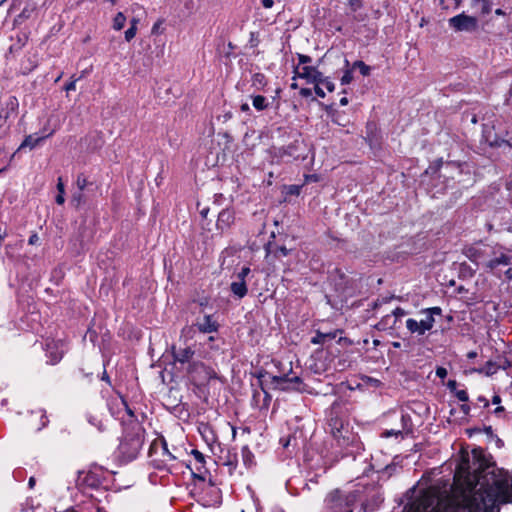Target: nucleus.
<instances>
[{"instance_id": "1", "label": "nucleus", "mask_w": 512, "mask_h": 512, "mask_svg": "<svg viewBox=\"0 0 512 512\" xmlns=\"http://www.w3.org/2000/svg\"><path fill=\"white\" fill-rule=\"evenodd\" d=\"M468 456H462L458 464L454 484L437 483L425 490L409 512H498V505L512 503V476L502 469L488 468L471 495L474 481L470 475Z\"/></svg>"}, {"instance_id": "2", "label": "nucleus", "mask_w": 512, "mask_h": 512, "mask_svg": "<svg viewBox=\"0 0 512 512\" xmlns=\"http://www.w3.org/2000/svg\"><path fill=\"white\" fill-rule=\"evenodd\" d=\"M296 78L304 79L307 84L321 83L328 92H333L335 90V85L330 78L324 77L323 74L313 66H297L293 79Z\"/></svg>"}, {"instance_id": "3", "label": "nucleus", "mask_w": 512, "mask_h": 512, "mask_svg": "<svg viewBox=\"0 0 512 512\" xmlns=\"http://www.w3.org/2000/svg\"><path fill=\"white\" fill-rule=\"evenodd\" d=\"M422 313L425 317L420 321L412 318H409L406 321V328L413 334L423 335L427 331L431 330L435 323L434 316L441 315L442 310L440 307H431L424 309Z\"/></svg>"}, {"instance_id": "4", "label": "nucleus", "mask_w": 512, "mask_h": 512, "mask_svg": "<svg viewBox=\"0 0 512 512\" xmlns=\"http://www.w3.org/2000/svg\"><path fill=\"white\" fill-rule=\"evenodd\" d=\"M136 432L134 435H125L119 445L121 453L128 459H134L139 453L143 444V435H141L140 426L135 423Z\"/></svg>"}, {"instance_id": "5", "label": "nucleus", "mask_w": 512, "mask_h": 512, "mask_svg": "<svg viewBox=\"0 0 512 512\" xmlns=\"http://www.w3.org/2000/svg\"><path fill=\"white\" fill-rule=\"evenodd\" d=\"M494 247L486 244H476L469 247L465 254L466 256L478 266L485 268L488 257L492 256Z\"/></svg>"}, {"instance_id": "6", "label": "nucleus", "mask_w": 512, "mask_h": 512, "mask_svg": "<svg viewBox=\"0 0 512 512\" xmlns=\"http://www.w3.org/2000/svg\"><path fill=\"white\" fill-rule=\"evenodd\" d=\"M449 25L456 31L474 32L478 28V20L464 13L449 19Z\"/></svg>"}, {"instance_id": "7", "label": "nucleus", "mask_w": 512, "mask_h": 512, "mask_svg": "<svg viewBox=\"0 0 512 512\" xmlns=\"http://www.w3.org/2000/svg\"><path fill=\"white\" fill-rule=\"evenodd\" d=\"M327 507L333 512H351L347 497L341 495L340 491L331 492L326 499Z\"/></svg>"}, {"instance_id": "8", "label": "nucleus", "mask_w": 512, "mask_h": 512, "mask_svg": "<svg viewBox=\"0 0 512 512\" xmlns=\"http://www.w3.org/2000/svg\"><path fill=\"white\" fill-rule=\"evenodd\" d=\"M59 129V124L54 123L53 127L51 128H43L42 129V135L41 136H35V135H28L23 142L20 145V149L29 147L30 149L35 148L41 141H43L45 138H48L52 136L57 130Z\"/></svg>"}, {"instance_id": "9", "label": "nucleus", "mask_w": 512, "mask_h": 512, "mask_svg": "<svg viewBox=\"0 0 512 512\" xmlns=\"http://www.w3.org/2000/svg\"><path fill=\"white\" fill-rule=\"evenodd\" d=\"M508 264V256L501 249L494 247V252H492V256L488 257L485 268L494 270L499 266H507Z\"/></svg>"}, {"instance_id": "10", "label": "nucleus", "mask_w": 512, "mask_h": 512, "mask_svg": "<svg viewBox=\"0 0 512 512\" xmlns=\"http://www.w3.org/2000/svg\"><path fill=\"white\" fill-rule=\"evenodd\" d=\"M19 107L18 99L15 96H9L5 101L1 103L2 115H7V119L12 115H16Z\"/></svg>"}, {"instance_id": "11", "label": "nucleus", "mask_w": 512, "mask_h": 512, "mask_svg": "<svg viewBox=\"0 0 512 512\" xmlns=\"http://www.w3.org/2000/svg\"><path fill=\"white\" fill-rule=\"evenodd\" d=\"M230 290L234 296L241 299L247 295L248 288L246 281H241L236 278L230 284Z\"/></svg>"}, {"instance_id": "12", "label": "nucleus", "mask_w": 512, "mask_h": 512, "mask_svg": "<svg viewBox=\"0 0 512 512\" xmlns=\"http://www.w3.org/2000/svg\"><path fill=\"white\" fill-rule=\"evenodd\" d=\"M234 221V215L229 210H223L219 213L217 219V226L220 229L228 228Z\"/></svg>"}, {"instance_id": "13", "label": "nucleus", "mask_w": 512, "mask_h": 512, "mask_svg": "<svg viewBox=\"0 0 512 512\" xmlns=\"http://www.w3.org/2000/svg\"><path fill=\"white\" fill-rule=\"evenodd\" d=\"M272 382L279 386L281 389L286 390L289 388V383H300L299 377L289 378L287 375L283 376H272Z\"/></svg>"}, {"instance_id": "14", "label": "nucleus", "mask_w": 512, "mask_h": 512, "mask_svg": "<svg viewBox=\"0 0 512 512\" xmlns=\"http://www.w3.org/2000/svg\"><path fill=\"white\" fill-rule=\"evenodd\" d=\"M339 333V330H334L328 333H322L320 331H317L316 335L311 339V343L325 344L328 340L335 339Z\"/></svg>"}, {"instance_id": "15", "label": "nucleus", "mask_w": 512, "mask_h": 512, "mask_svg": "<svg viewBox=\"0 0 512 512\" xmlns=\"http://www.w3.org/2000/svg\"><path fill=\"white\" fill-rule=\"evenodd\" d=\"M194 354V351L190 347L179 348L174 351V359L177 362L185 363L188 362Z\"/></svg>"}, {"instance_id": "16", "label": "nucleus", "mask_w": 512, "mask_h": 512, "mask_svg": "<svg viewBox=\"0 0 512 512\" xmlns=\"http://www.w3.org/2000/svg\"><path fill=\"white\" fill-rule=\"evenodd\" d=\"M267 85V79L262 73H255L251 79V86L258 91L264 90Z\"/></svg>"}, {"instance_id": "17", "label": "nucleus", "mask_w": 512, "mask_h": 512, "mask_svg": "<svg viewBox=\"0 0 512 512\" xmlns=\"http://www.w3.org/2000/svg\"><path fill=\"white\" fill-rule=\"evenodd\" d=\"M251 99L252 105L257 111H263L269 107V101L262 95H254Z\"/></svg>"}, {"instance_id": "18", "label": "nucleus", "mask_w": 512, "mask_h": 512, "mask_svg": "<svg viewBox=\"0 0 512 512\" xmlns=\"http://www.w3.org/2000/svg\"><path fill=\"white\" fill-rule=\"evenodd\" d=\"M88 421L91 425L95 426L99 431H103L106 428L105 421L98 413H90L88 415Z\"/></svg>"}, {"instance_id": "19", "label": "nucleus", "mask_w": 512, "mask_h": 512, "mask_svg": "<svg viewBox=\"0 0 512 512\" xmlns=\"http://www.w3.org/2000/svg\"><path fill=\"white\" fill-rule=\"evenodd\" d=\"M499 369V366L492 362V361H488L482 368L480 369H475L474 371L478 372V373H484L485 375L487 376H491L493 374H495Z\"/></svg>"}, {"instance_id": "20", "label": "nucleus", "mask_w": 512, "mask_h": 512, "mask_svg": "<svg viewBox=\"0 0 512 512\" xmlns=\"http://www.w3.org/2000/svg\"><path fill=\"white\" fill-rule=\"evenodd\" d=\"M126 21H127L126 16L122 12H118L115 15V17L113 18L112 28L115 31H120L124 28Z\"/></svg>"}, {"instance_id": "21", "label": "nucleus", "mask_w": 512, "mask_h": 512, "mask_svg": "<svg viewBox=\"0 0 512 512\" xmlns=\"http://www.w3.org/2000/svg\"><path fill=\"white\" fill-rule=\"evenodd\" d=\"M199 327L203 332H213L217 330V325L212 321L211 316H205L203 323H201Z\"/></svg>"}, {"instance_id": "22", "label": "nucleus", "mask_w": 512, "mask_h": 512, "mask_svg": "<svg viewBox=\"0 0 512 512\" xmlns=\"http://www.w3.org/2000/svg\"><path fill=\"white\" fill-rule=\"evenodd\" d=\"M57 190H58V195L56 196V203L59 204V205H63L64 202H65V187H64V183L62 181V178H58V182H57Z\"/></svg>"}, {"instance_id": "23", "label": "nucleus", "mask_w": 512, "mask_h": 512, "mask_svg": "<svg viewBox=\"0 0 512 512\" xmlns=\"http://www.w3.org/2000/svg\"><path fill=\"white\" fill-rule=\"evenodd\" d=\"M353 67L354 68H358L360 73L363 75V76H368L370 74V71H371V68L366 65L363 61H355L353 63Z\"/></svg>"}, {"instance_id": "24", "label": "nucleus", "mask_w": 512, "mask_h": 512, "mask_svg": "<svg viewBox=\"0 0 512 512\" xmlns=\"http://www.w3.org/2000/svg\"><path fill=\"white\" fill-rule=\"evenodd\" d=\"M498 0H482V13L488 14L491 12L492 7L496 4Z\"/></svg>"}, {"instance_id": "25", "label": "nucleus", "mask_w": 512, "mask_h": 512, "mask_svg": "<svg viewBox=\"0 0 512 512\" xmlns=\"http://www.w3.org/2000/svg\"><path fill=\"white\" fill-rule=\"evenodd\" d=\"M198 368H204L205 369V378L210 379L215 376V372L212 369H206L202 364H193L192 371H196Z\"/></svg>"}, {"instance_id": "26", "label": "nucleus", "mask_w": 512, "mask_h": 512, "mask_svg": "<svg viewBox=\"0 0 512 512\" xmlns=\"http://www.w3.org/2000/svg\"><path fill=\"white\" fill-rule=\"evenodd\" d=\"M251 270L249 267H243L235 276L234 278L246 281V277L250 274Z\"/></svg>"}, {"instance_id": "27", "label": "nucleus", "mask_w": 512, "mask_h": 512, "mask_svg": "<svg viewBox=\"0 0 512 512\" xmlns=\"http://www.w3.org/2000/svg\"><path fill=\"white\" fill-rule=\"evenodd\" d=\"M251 270L249 267H243L235 276L234 278L246 281V277L250 274Z\"/></svg>"}, {"instance_id": "28", "label": "nucleus", "mask_w": 512, "mask_h": 512, "mask_svg": "<svg viewBox=\"0 0 512 512\" xmlns=\"http://www.w3.org/2000/svg\"><path fill=\"white\" fill-rule=\"evenodd\" d=\"M137 30L138 28L137 27H133V26H130L126 31H125V40L127 42H130L132 39H134V37L136 36L137 34Z\"/></svg>"}, {"instance_id": "29", "label": "nucleus", "mask_w": 512, "mask_h": 512, "mask_svg": "<svg viewBox=\"0 0 512 512\" xmlns=\"http://www.w3.org/2000/svg\"><path fill=\"white\" fill-rule=\"evenodd\" d=\"M353 80V75H352V71L347 69L343 76L341 77V84L342 85H347V84H350Z\"/></svg>"}, {"instance_id": "30", "label": "nucleus", "mask_w": 512, "mask_h": 512, "mask_svg": "<svg viewBox=\"0 0 512 512\" xmlns=\"http://www.w3.org/2000/svg\"><path fill=\"white\" fill-rule=\"evenodd\" d=\"M454 394L459 401L467 402L469 400V396L465 390H456Z\"/></svg>"}, {"instance_id": "31", "label": "nucleus", "mask_w": 512, "mask_h": 512, "mask_svg": "<svg viewBox=\"0 0 512 512\" xmlns=\"http://www.w3.org/2000/svg\"><path fill=\"white\" fill-rule=\"evenodd\" d=\"M348 5L352 11H357L362 7L361 0H348Z\"/></svg>"}, {"instance_id": "32", "label": "nucleus", "mask_w": 512, "mask_h": 512, "mask_svg": "<svg viewBox=\"0 0 512 512\" xmlns=\"http://www.w3.org/2000/svg\"><path fill=\"white\" fill-rule=\"evenodd\" d=\"M49 353H50V357H51V363L55 364L58 361H60V359L62 358L63 350H60V351H57V352L50 351Z\"/></svg>"}, {"instance_id": "33", "label": "nucleus", "mask_w": 512, "mask_h": 512, "mask_svg": "<svg viewBox=\"0 0 512 512\" xmlns=\"http://www.w3.org/2000/svg\"><path fill=\"white\" fill-rule=\"evenodd\" d=\"M54 123H58L60 125L58 116L55 115V114H52V115L49 116V118L47 120V124L44 125L43 128H51V127H53Z\"/></svg>"}, {"instance_id": "34", "label": "nucleus", "mask_w": 512, "mask_h": 512, "mask_svg": "<svg viewBox=\"0 0 512 512\" xmlns=\"http://www.w3.org/2000/svg\"><path fill=\"white\" fill-rule=\"evenodd\" d=\"M191 454L199 464H204V455L200 451L194 449L191 451Z\"/></svg>"}, {"instance_id": "35", "label": "nucleus", "mask_w": 512, "mask_h": 512, "mask_svg": "<svg viewBox=\"0 0 512 512\" xmlns=\"http://www.w3.org/2000/svg\"><path fill=\"white\" fill-rule=\"evenodd\" d=\"M76 183L79 190L83 191L87 186V179L83 176H78Z\"/></svg>"}, {"instance_id": "36", "label": "nucleus", "mask_w": 512, "mask_h": 512, "mask_svg": "<svg viewBox=\"0 0 512 512\" xmlns=\"http://www.w3.org/2000/svg\"><path fill=\"white\" fill-rule=\"evenodd\" d=\"M314 85V92L316 95L320 98H324L326 96L324 90L321 88V83H315Z\"/></svg>"}, {"instance_id": "37", "label": "nucleus", "mask_w": 512, "mask_h": 512, "mask_svg": "<svg viewBox=\"0 0 512 512\" xmlns=\"http://www.w3.org/2000/svg\"><path fill=\"white\" fill-rule=\"evenodd\" d=\"M301 187L298 185H290L287 187V193L292 195H299Z\"/></svg>"}, {"instance_id": "38", "label": "nucleus", "mask_w": 512, "mask_h": 512, "mask_svg": "<svg viewBox=\"0 0 512 512\" xmlns=\"http://www.w3.org/2000/svg\"><path fill=\"white\" fill-rule=\"evenodd\" d=\"M400 434H401L400 430L391 429V430H385L382 433V436L388 438V437H391V436H398Z\"/></svg>"}, {"instance_id": "39", "label": "nucleus", "mask_w": 512, "mask_h": 512, "mask_svg": "<svg viewBox=\"0 0 512 512\" xmlns=\"http://www.w3.org/2000/svg\"><path fill=\"white\" fill-rule=\"evenodd\" d=\"M251 453L247 448L243 449V459L246 465H249L251 463Z\"/></svg>"}, {"instance_id": "40", "label": "nucleus", "mask_w": 512, "mask_h": 512, "mask_svg": "<svg viewBox=\"0 0 512 512\" xmlns=\"http://www.w3.org/2000/svg\"><path fill=\"white\" fill-rule=\"evenodd\" d=\"M448 372H447V369L444 368V367H437L436 369V375L441 378V379H444L446 376H447Z\"/></svg>"}, {"instance_id": "41", "label": "nucleus", "mask_w": 512, "mask_h": 512, "mask_svg": "<svg viewBox=\"0 0 512 512\" xmlns=\"http://www.w3.org/2000/svg\"><path fill=\"white\" fill-rule=\"evenodd\" d=\"M76 82L77 80L74 79V80H71L70 82L66 83L65 86H64V89L69 92V91H74L76 89Z\"/></svg>"}, {"instance_id": "42", "label": "nucleus", "mask_w": 512, "mask_h": 512, "mask_svg": "<svg viewBox=\"0 0 512 512\" xmlns=\"http://www.w3.org/2000/svg\"><path fill=\"white\" fill-rule=\"evenodd\" d=\"M298 60H299L300 65L307 64V63L311 62V57L304 55V54H298Z\"/></svg>"}, {"instance_id": "43", "label": "nucleus", "mask_w": 512, "mask_h": 512, "mask_svg": "<svg viewBox=\"0 0 512 512\" xmlns=\"http://www.w3.org/2000/svg\"><path fill=\"white\" fill-rule=\"evenodd\" d=\"M299 93L302 97L307 98L312 95V90L310 88H301Z\"/></svg>"}, {"instance_id": "44", "label": "nucleus", "mask_w": 512, "mask_h": 512, "mask_svg": "<svg viewBox=\"0 0 512 512\" xmlns=\"http://www.w3.org/2000/svg\"><path fill=\"white\" fill-rule=\"evenodd\" d=\"M447 387L451 392H455L457 389V382L455 380H449L447 383Z\"/></svg>"}, {"instance_id": "45", "label": "nucleus", "mask_w": 512, "mask_h": 512, "mask_svg": "<svg viewBox=\"0 0 512 512\" xmlns=\"http://www.w3.org/2000/svg\"><path fill=\"white\" fill-rule=\"evenodd\" d=\"M120 402L122 404V406L124 407V410L125 412L130 416V417H133V412L132 410L128 407V405L126 404V402L123 400V399H120Z\"/></svg>"}, {"instance_id": "46", "label": "nucleus", "mask_w": 512, "mask_h": 512, "mask_svg": "<svg viewBox=\"0 0 512 512\" xmlns=\"http://www.w3.org/2000/svg\"><path fill=\"white\" fill-rule=\"evenodd\" d=\"M274 4V0H262V5L266 9H270Z\"/></svg>"}, {"instance_id": "47", "label": "nucleus", "mask_w": 512, "mask_h": 512, "mask_svg": "<svg viewBox=\"0 0 512 512\" xmlns=\"http://www.w3.org/2000/svg\"><path fill=\"white\" fill-rule=\"evenodd\" d=\"M393 314L396 316V317H399V316H403L405 315V311L404 309L398 307L396 308L394 311H393Z\"/></svg>"}, {"instance_id": "48", "label": "nucleus", "mask_w": 512, "mask_h": 512, "mask_svg": "<svg viewBox=\"0 0 512 512\" xmlns=\"http://www.w3.org/2000/svg\"><path fill=\"white\" fill-rule=\"evenodd\" d=\"M38 240H39L38 236L36 234H33L29 237L28 242H29V244L34 245L38 242Z\"/></svg>"}, {"instance_id": "49", "label": "nucleus", "mask_w": 512, "mask_h": 512, "mask_svg": "<svg viewBox=\"0 0 512 512\" xmlns=\"http://www.w3.org/2000/svg\"><path fill=\"white\" fill-rule=\"evenodd\" d=\"M278 251L281 253L282 256H287L289 254V250L284 246L280 247Z\"/></svg>"}, {"instance_id": "50", "label": "nucleus", "mask_w": 512, "mask_h": 512, "mask_svg": "<svg viewBox=\"0 0 512 512\" xmlns=\"http://www.w3.org/2000/svg\"><path fill=\"white\" fill-rule=\"evenodd\" d=\"M139 19L138 18H132L130 21V26L138 27Z\"/></svg>"}, {"instance_id": "51", "label": "nucleus", "mask_w": 512, "mask_h": 512, "mask_svg": "<svg viewBox=\"0 0 512 512\" xmlns=\"http://www.w3.org/2000/svg\"><path fill=\"white\" fill-rule=\"evenodd\" d=\"M6 120H7V115H2V113H0V127H2V125L5 123Z\"/></svg>"}, {"instance_id": "52", "label": "nucleus", "mask_w": 512, "mask_h": 512, "mask_svg": "<svg viewBox=\"0 0 512 512\" xmlns=\"http://www.w3.org/2000/svg\"><path fill=\"white\" fill-rule=\"evenodd\" d=\"M241 110H242L243 112H248V111L250 110V107H249V105H248L247 103H243V104L241 105Z\"/></svg>"}, {"instance_id": "53", "label": "nucleus", "mask_w": 512, "mask_h": 512, "mask_svg": "<svg viewBox=\"0 0 512 512\" xmlns=\"http://www.w3.org/2000/svg\"><path fill=\"white\" fill-rule=\"evenodd\" d=\"M164 451H165V453L169 456V458H170V459H176V456L172 455V454L168 451V449H167V447H166V444H164Z\"/></svg>"}, {"instance_id": "54", "label": "nucleus", "mask_w": 512, "mask_h": 512, "mask_svg": "<svg viewBox=\"0 0 512 512\" xmlns=\"http://www.w3.org/2000/svg\"><path fill=\"white\" fill-rule=\"evenodd\" d=\"M28 485L30 488H33L34 485H35V478L34 477H30L29 481H28Z\"/></svg>"}, {"instance_id": "55", "label": "nucleus", "mask_w": 512, "mask_h": 512, "mask_svg": "<svg viewBox=\"0 0 512 512\" xmlns=\"http://www.w3.org/2000/svg\"><path fill=\"white\" fill-rule=\"evenodd\" d=\"M348 104V99L346 97H343L340 99V105L346 106Z\"/></svg>"}, {"instance_id": "56", "label": "nucleus", "mask_w": 512, "mask_h": 512, "mask_svg": "<svg viewBox=\"0 0 512 512\" xmlns=\"http://www.w3.org/2000/svg\"><path fill=\"white\" fill-rule=\"evenodd\" d=\"M501 401L500 397L499 396H494L493 399H492V402L493 404H499Z\"/></svg>"}, {"instance_id": "57", "label": "nucleus", "mask_w": 512, "mask_h": 512, "mask_svg": "<svg viewBox=\"0 0 512 512\" xmlns=\"http://www.w3.org/2000/svg\"><path fill=\"white\" fill-rule=\"evenodd\" d=\"M469 358H475L477 356V353L475 351H471L467 355Z\"/></svg>"}, {"instance_id": "58", "label": "nucleus", "mask_w": 512, "mask_h": 512, "mask_svg": "<svg viewBox=\"0 0 512 512\" xmlns=\"http://www.w3.org/2000/svg\"><path fill=\"white\" fill-rule=\"evenodd\" d=\"M160 23H155L152 27V32L155 33L157 29H159Z\"/></svg>"}, {"instance_id": "59", "label": "nucleus", "mask_w": 512, "mask_h": 512, "mask_svg": "<svg viewBox=\"0 0 512 512\" xmlns=\"http://www.w3.org/2000/svg\"><path fill=\"white\" fill-rule=\"evenodd\" d=\"M503 410H504V408H503V407H497V408L495 409V413H500V412H502Z\"/></svg>"}, {"instance_id": "60", "label": "nucleus", "mask_w": 512, "mask_h": 512, "mask_svg": "<svg viewBox=\"0 0 512 512\" xmlns=\"http://www.w3.org/2000/svg\"><path fill=\"white\" fill-rule=\"evenodd\" d=\"M495 13H496L497 15H503V14H504V13H503V11H502L501 9H496V10H495Z\"/></svg>"}, {"instance_id": "61", "label": "nucleus", "mask_w": 512, "mask_h": 512, "mask_svg": "<svg viewBox=\"0 0 512 512\" xmlns=\"http://www.w3.org/2000/svg\"><path fill=\"white\" fill-rule=\"evenodd\" d=\"M204 432H210L212 434V431H210L209 427L208 426H205L204 427Z\"/></svg>"}, {"instance_id": "62", "label": "nucleus", "mask_w": 512, "mask_h": 512, "mask_svg": "<svg viewBox=\"0 0 512 512\" xmlns=\"http://www.w3.org/2000/svg\"><path fill=\"white\" fill-rule=\"evenodd\" d=\"M291 88H293V89L297 88V84L296 83H292L291 84Z\"/></svg>"}, {"instance_id": "63", "label": "nucleus", "mask_w": 512, "mask_h": 512, "mask_svg": "<svg viewBox=\"0 0 512 512\" xmlns=\"http://www.w3.org/2000/svg\"><path fill=\"white\" fill-rule=\"evenodd\" d=\"M74 200H77V202L80 203L81 197L80 196L78 198L74 197Z\"/></svg>"}, {"instance_id": "64", "label": "nucleus", "mask_w": 512, "mask_h": 512, "mask_svg": "<svg viewBox=\"0 0 512 512\" xmlns=\"http://www.w3.org/2000/svg\"><path fill=\"white\" fill-rule=\"evenodd\" d=\"M97 512H102L100 508L97 509Z\"/></svg>"}]
</instances>
